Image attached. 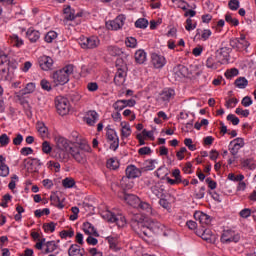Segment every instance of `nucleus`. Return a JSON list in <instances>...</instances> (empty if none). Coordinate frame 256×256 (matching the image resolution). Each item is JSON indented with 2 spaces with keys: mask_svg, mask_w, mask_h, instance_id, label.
<instances>
[{
  "mask_svg": "<svg viewBox=\"0 0 256 256\" xmlns=\"http://www.w3.org/2000/svg\"><path fill=\"white\" fill-rule=\"evenodd\" d=\"M127 77V72L122 68H119L114 77V83L118 87L125 85V78Z\"/></svg>",
  "mask_w": 256,
  "mask_h": 256,
  "instance_id": "aec40b11",
  "label": "nucleus"
},
{
  "mask_svg": "<svg viewBox=\"0 0 256 256\" xmlns=\"http://www.w3.org/2000/svg\"><path fill=\"white\" fill-rule=\"evenodd\" d=\"M157 167V160H146L145 169L146 171H153Z\"/></svg>",
  "mask_w": 256,
  "mask_h": 256,
  "instance_id": "de8ad7c7",
  "label": "nucleus"
},
{
  "mask_svg": "<svg viewBox=\"0 0 256 256\" xmlns=\"http://www.w3.org/2000/svg\"><path fill=\"white\" fill-rule=\"evenodd\" d=\"M79 45L82 47V49H95L99 47V38L95 36H82L79 39Z\"/></svg>",
  "mask_w": 256,
  "mask_h": 256,
  "instance_id": "6e6552de",
  "label": "nucleus"
},
{
  "mask_svg": "<svg viewBox=\"0 0 256 256\" xmlns=\"http://www.w3.org/2000/svg\"><path fill=\"white\" fill-rule=\"evenodd\" d=\"M171 99H175V90L171 88H165L161 93H160V100L164 101L166 103H169Z\"/></svg>",
  "mask_w": 256,
  "mask_h": 256,
  "instance_id": "4be33fe9",
  "label": "nucleus"
},
{
  "mask_svg": "<svg viewBox=\"0 0 256 256\" xmlns=\"http://www.w3.org/2000/svg\"><path fill=\"white\" fill-rule=\"evenodd\" d=\"M225 21L230 25H234V27H237V25H239V20L237 18H233L231 14H226Z\"/></svg>",
  "mask_w": 256,
  "mask_h": 256,
  "instance_id": "8fccbe9b",
  "label": "nucleus"
},
{
  "mask_svg": "<svg viewBox=\"0 0 256 256\" xmlns=\"http://www.w3.org/2000/svg\"><path fill=\"white\" fill-rule=\"evenodd\" d=\"M11 139L9 138V136H7V134H2L0 136V145L1 147H7V144L10 143Z\"/></svg>",
  "mask_w": 256,
  "mask_h": 256,
  "instance_id": "4d7b16f0",
  "label": "nucleus"
},
{
  "mask_svg": "<svg viewBox=\"0 0 256 256\" xmlns=\"http://www.w3.org/2000/svg\"><path fill=\"white\" fill-rule=\"evenodd\" d=\"M134 57H135L136 63H138L139 65H143V63L147 61V53H145L143 50H137L135 52Z\"/></svg>",
  "mask_w": 256,
  "mask_h": 256,
  "instance_id": "72a5a7b5",
  "label": "nucleus"
},
{
  "mask_svg": "<svg viewBox=\"0 0 256 256\" xmlns=\"http://www.w3.org/2000/svg\"><path fill=\"white\" fill-rule=\"evenodd\" d=\"M87 89L91 93H95V91H97L99 89V84H97V82H89L87 84Z\"/></svg>",
  "mask_w": 256,
  "mask_h": 256,
  "instance_id": "e2e57ef3",
  "label": "nucleus"
},
{
  "mask_svg": "<svg viewBox=\"0 0 256 256\" xmlns=\"http://www.w3.org/2000/svg\"><path fill=\"white\" fill-rule=\"evenodd\" d=\"M36 128H37V131H38L41 139H47L49 137V128H47V126H45V123L38 122L36 124Z\"/></svg>",
  "mask_w": 256,
  "mask_h": 256,
  "instance_id": "c756f323",
  "label": "nucleus"
},
{
  "mask_svg": "<svg viewBox=\"0 0 256 256\" xmlns=\"http://www.w3.org/2000/svg\"><path fill=\"white\" fill-rule=\"evenodd\" d=\"M196 235L198 237H201L203 241H207V243H215L217 241V236L211 231V229L206 228V229H198L196 231Z\"/></svg>",
  "mask_w": 256,
  "mask_h": 256,
  "instance_id": "9b49d317",
  "label": "nucleus"
},
{
  "mask_svg": "<svg viewBox=\"0 0 256 256\" xmlns=\"http://www.w3.org/2000/svg\"><path fill=\"white\" fill-rule=\"evenodd\" d=\"M55 105L57 113L62 116L69 115V111H71V103L69 102V99L63 96H58L55 99Z\"/></svg>",
  "mask_w": 256,
  "mask_h": 256,
  "instance_id": "39448f33",
  "label": "nucleus"
},
{
  "mask_svg": "<svg viewBox=\"0 0 256 256\" xmlns=\"http://www.w3.org/2000/svg\"><path fill=\"white\" fill-rule=\"evenodd\" d=\"M101 216L108 221V223H116L117 227H125L127 225V220L122 214L115 215L109 210H105L101 213Z\"/></svg>",
  "mask_w": 256,
  "mask_h": 256,
  "instance_id": "20e7f679",
  "label": "nucleus"
},
{
  "mask_svg": "<svg viewBox=\"0 0 256 256\" xmlns=\"http://www.w3.org/2000/svg\"><path fill=\"white\" fill-rule=\"evenodd\" d=\"M26 35L31 43H37V41H39V38L41 37L39 31L31 28L27 30Z\"/></svg>",
  "mask_w": 256,
  "mask_h": 256,
  "instance_id": "2f4dec72",
  "label": "nucleus"
},
{
  "mask_svg": "<svg viewBox=\"0 0 256 256\" xmlns=\"http://www.w3.org/2000/svg\"><path fill=\"white\" fill-rule=\"evenodd\" d=\"M161 227V223L149 218H140L139 220H134L132 222V228L142 239L151 237V233H159Z\"/></svg>",
  "mask_w": 256,
  "mask_h": 256,
  "instance_id": "f257e3e1",
  "label": "nucleus"
},
{
  "mask_svg": "<svg viewBox=\"0 0 256 256\" xmlns=\"http://www.w3.org/2000/svg\"><path fill=\"white\" fill-rule=\"evenodd\" d=\"M9 175V166L7 164L0 165V177H7Z\"/></svg>",
  "mask_w": 256,
  "mask_h": 256,
  "instance_id": "6e6d98bb",
  "label": "nucleus"
},
{
  "mask_svg": "<svg viewBox=\"0 0 256 256\" xmlns=\"http://www.w3.org/2000/svg\"><path fill=\"white\" fill-rule=\"evenodd\" d=\"M151 59L152 65L155 67V69H162V67H165V64L167 63L165 57L159 54H152Z\"/></svg>",
  "mask_w": 256,
  "mask_h": 256,
  "instance_id": "a211bd4d",
  "label": "nucleus"
},
{
  "mask_svg": "<svg viewBox=\"0 0 256 256\" xmlns=\"http://www.w3.org/2000/svg\"><path fill=\"white\" fill-rule=\"evenodd\" d=\"M69 256H84L85 250L81 249V246L77 244H72L68 249Z\"/></svg>",
  "mask_w": 256,
  "mask_h": 256,
  "instance_id": "bb28decb",
  "label": "nucleus"
},
{
  "mask_svg": "<svg viewBox=\"0 0 256 256\" xmlns=\"http://www.w3.org/2000/svg\"><path fill=\"white\" fill-rule=\"evenodd\" d=\"M239 239L241 236L233 230H224L221 235V243H239Z\"/></svg>",
  "mask_w": 256,
  "mask_h": 256,
  "instance_id": "9d476101",
  "label": "nucleus"
},
{
  "mask_svg": "<svg viewBox=\"0 0 256 256\" xmlns=\"http://www.w3.org/2000/svg\"><path fill=\"white\" fill-rule=\"evenodd\" d=\"M77 17H81V13H75V9L71 8V6L64 7L62 20L64 25H78V23L71 24Z\"/></svg>",
  "mask_w": 256,
  "mask_h": 256,
  "instance_id": "423d86ee",
  "label": "nucleus"
},
{
  "mask_svg": "<svg viewBox=\"0 0 256 256\" xmlns=\"http://www.w3.org/2000/svg\"><path fill=\"white\" fill-rule=\"evenodd\" d=\"M151 191L158 199L165 196V186L159 182L151 187Z\"/></svg>",
  "mask_w": 256,
  "mask_h": 256,
  "instance_id": "a878e982",
  "label": "nucleus"
},
{
  "mask_svg": "<svg viewBox=\"0 0 256 256\" xmlns=\"http://www.w3.org/2000/svg\"><path fill=\"white\" fill-rule=\"evenodd\" d=\"M41 165H43V163L37 158H27L24 160V166L26 167V169H28V171H37L41 167Z\"/></svg>",
  "mask_w": 256,
  "mask_h": 256,
  "instance_id": "dca6fc26",
  "label": "nucleus"
},
{
  "mask_svg": "<svg viewBox=\"0 0 256 256\" xmlns=\"http://www.w3.org/2000/svg\"><path fill=\"white\" fill-rule=\"evenodd\" d=\"M74 137L76 140L72 143L69 153L77 163H85L87 153H91V146L87 140L79 137V134L75 133Z\"/></svg>",
  "mask_w": 256,
  "mask_h": 256,
  "instance_id": "f03ea898",
  "label": "nucleus"
},
{
  "mask_svg": "<svg viewBox=\"0 0 256 256\" xmlns=\"http://www.w3.org/2000/svg\"><path fill=\"white\" fill-rule=\"evenodd\" d=\"M248 83L249 82L245 79V77H240V78L236 79V81H235V85H236V87H238V89H245V87H247Z\"/></svg>",
  "mask_w": 256,
  "mask_h": 256,
  "instance_id": "79ce46f5",
  "label": "nucleus"
},
{
  "mask_svg": "<svg viewBox=\"0 0 256 256\" xmlns=\"http://www.w3.org/2000/svg\"><path fill=\"white\" fill-rule=\"evenodd\" d=\"M240 165L242 169H248L249 171H255L256 169V162L253 158H245L240 160Z\"/></svg>",
  "mask_w": 256,
  "mask_h": 256,
  "instance_id": "393cba45",
  "label": "nucleus"
},
{
  "mask_svg": "<svg viewBox=\"0 0 256 256\" xmlns=\"http://www.w3.org/2000/svg\"><path fill=\"white\" fill-rule=\"evenodd\" d=\"M74 70L75 67L71 64L57 70L52 75L53 83H55V85H65L66 83H69V76L73 75Z\"/></svg>",
  "mask_w": 256,
  "mask_h": 256,
  "instance_id": "7ed1b4c3",
  "label": "nucleus"
},
{
  "mask_svg": "<svg viewBox=\"0 0 256 256\" xmlns=\"http://www.w3.org/2000/svg\"><path fill=\"white\" fill-rule=\"evenodd\" d=\"M196 27H197V24H194L191 18H188L186 20V26H185L186 31H193V29H196Z\"/></svg>",
  "mask_w": 256,
  "mask_h": 256,
  "instance_id": "13d9d810",
  "label": "nucleus"
},
{
  "mask_svg": "<svg viewBox=\"0 0 256 256\" xmlns=\"http://www.w3.org/2000/svg\"><path fill=\"white\" fill-rule=\"evenodd\" d=\"M237 103H239L237 98H230L228 101H226L225 107H227V109H233Z\"/></svg>",
  "mask_w": 256,
  "mask_h": 256,
  "instance_id": "bf43d9fd",
  "label": "nucleus"
},
{
  "mask_svg": "<svg viewBox=\"0 0 256 256\" xmlns=\"http://www.w3.org/2000/svg\"><path fill=\"white\" fill-rule=\"evenodd\" d=\"M51 205L54 207H57L58 209H63L65 207V204H63V201H61V198L59 196L53 194L50 196Z\"/></svg>",
  "mask_w": 256,
  "mask_h": 256,
  "instance_id": "c9c22d12",
  "label": "nucleus"
},
{
  "mask_svg": "<svg viewBox=\"0 0 256 256\" xmlns=\"http://www.w3.org/2000/svg\"><path fill=\"white\" fill-rule=\"evenodd\" d=\"M107 50L109 55H112V57H119L120 55H123V50L117 46H109Z\"/></svg>",
  "mask_w": 256,
  "mask_h": 256,
  "instance_id": "e433bc0d",
  "label": "nucleus"
},
{
  "mask_svg": "<svg viewBox=\"0 0 256 256\" xmlns=\"http://www.w3.org/2000/svg\"><path fill=\"white\" fill-rule=\"evenodd\" d=\"M74 235H75V231H73V229L63 230L60 232L61 239H67V237L71 238Z\"/></svg>",
  "mask_w": 256,
  "mask_h": 256,
  "instance_id": "603ef678",
  "label": "nucleus"
},
{
  "mask_svg": "<svg viewBox=\"0 0 256 256\" xmlns=\"http://www.w3.org/2000/svg\"><path fill=\"white\" fill-rule=\"evenodd\" d=\"M126 47H130V49H135L137 47V39L134 37H128L125 40Z\"/></svg>",
  "mask_w": 256,
  "mask_h": 256,
  "instance_id": "a18cd8bd",
  "label": "nucleus"
},
{
  "mask_svg": "<svg viewBox=\"0 0 256 256\" xmlns=\"http://www.w3.org/2000/svg\"><path fill=\"white\" fill-rule=\"evenodd\" d=\"M56 227H57V224L55 222L43 224V229L45 233H53Z\"/></svg>",
  "mask_w": 256,
  "mask_h": 256,
  "instance_id": "37998d69",
  "label": "nucleus"
},
{
  "mask_svg": "<svg viewBox=\"0 0 256 256\" xmlns=\"http://www.w3.org/2000/svg\"><path fill=\"white\" fill-rule=\"evenodd\" d=\"M137 207L139 209H141L142 211H145V213H147V215H155V211L153 210V207H151V204H149L147 202H143L140 200Z\"/></svg>",
  "mask_w": 256,
  "mask_h": 256,
  "instance_id": "473e14b6",
  "label": "nucleus"
},
{
  "mask_svg": "<svg viewBox=\"0 0 256 256\" xmlns=\"http://www.w3.org/2000/svg\"><path fill=\"white\" fill-rule=\"evenodd\" d=\"M228 179L230 181H236V182H239V181H243V179H245V176L243 174H240V175H235L233 173H230L228 174Z\"/></svg>",
  "mask_w": 256,
  "mask_h": 256,
  "instance_id": "864d4df0",
  "label": "nucleus"
},
{
  "mask_svg": "<svg viewBox=\"0 0 256 256\" xmlns=\"http://www.w3.org/2000/svg\"><path fill=\"white\" fill-rule=\"evenodd\" d=\"M51 210L49 208H44L43 210H36L34 212L35 217H43V215H49Z\"/></svg>",
  "mask_w": 256,
  "mask_h": 256,
  "instance_id": "052dcab7",
  "label": "nucleus"
},
{
  "mask_svg": "<svg viewBox=\"0 0 256 256\" xmlns=\"http://www.w3.org/2000/svg\"><path fill=\"white\" fill-rule=\"evenodd\" d=\"M40 85L44 91H51V83L45 79L41 80Z\"/></svg>",
  "mask_w": 256,
  "mask_h": 256,
  "instance_id": "69168bd1",
  "label": "nucleus"
},
{
  "mask_svg": "<svg viewBox=\"0 0 256 256\" xmlns=\"http://www.w3.org/2000/svg\"><path fill=\"white\" fill-rule=\"evenodd\" d=\"M62 185L65 189H71L75 187V180L73 178H65L62 181Z\"/></svg>",
  "mask_w": 256,
  "mask_h": 256,
  "instance_id": "c03bdc74",
  "label": "nucleus"
},
{
  "mask_svg": "<svg viewBox=\"0 0 256 256\" xmlns=\"http://www.w3.org/2000/svg\"><path fill=\"white\" fill-rule=\"evenodd\" d=\"M106 167L108 169H112L115 171V169H119V160L117 158H110L107 160Z\"/></svg>",
  "mask_w": 256,
  "mask_h": 256,
  "instance_id": "4c0bfd02",
  "label": "nucleus"
},
{
  "mask_svg": "<svg viewBox=\"0 0 256 256\" xmlns=\"http://www.w3.org/2000/svg\"><path fill=\"white\" fill-rule=\"evenodd\" d=\"M54 147L56 149H69L71 151V142L67 138L57 135L54 137Z\"/></svg>",
  "mask_w": 256,
  "mask_h": 256,
  "instance_id": "2eb2a0df",
  "label": "nucleus"
},
{
  "mask_svg": "<svg viewBox=\"0 0 256 256\" xmlns=\"http://www.w3.org/2000/svg\"><path fill=\"white\" fill-rule=\"evenodd\" d=\"M38 63L42 71H51L53 69V58L49 56H41Z\"/></svg>",
  "mask_w": 256,
  "mask_h": 256,
  "instance_id": "f3484780",
  "label": "nucleus"
},
{
  "mask_svg": "<svg viewBox=\"0 0 256 256\" xmlns=\"http://www.w3.org/2000/svg\"><path fill=\"white\" fill-rule=\"evenodd\" d=\"M139 155H151V148L150 147H142L138 150Z\"/></svg>",
  "mask_w": 256,
  "mask_h": 256,
  "instance_id": "338daca9",
  "label": "nucleus"
},
{
  "mask_svg": "<svg viewBox=\"0 0 256 256\" xmlns=\"http://www.w3.org/2000/svg\"><path fill=\"white\" fill-rule=\"evenodd\" d=\"M141 173V169L135 165H129L126 168V177L128 179H137V177H141Z\"/></svg>",
  "mask_w": 256,
  "mask_h": 256,
  "instance_id": "6ab92c4d",
  "label": "nucleus"
},
{
  "mask_svg": "<svg viewBox=\"0 0 256 256\" xmlns=\"http://www.w3.org/2000/svg\"><path fill=\"white\" fill-rule=\"evenodd\" d=\"M85 121L87 125H90V127H93L99 121V114L96 111H88L85 117Z\"/></svg>",
  "mask_w": 256,
  "mask_h": 256,
  "instance_id": "b1692460",
  "label": "nucleus"
},
{
  "mask_svg": "<svg viewBox=\"0 0 256 256\" xmlns=\"http://www.w3.org/2000/svg\"><path fill=\"white\" fill-rule=\"evenodd\" d=\"M228 7L231 11H237V9H239V0H230Z\"/></svg>",
  "mask_w": 256,
  "mask_h": 256,
  "instance_id": "680f3d73",
  "label": "nucleus"
},
{
  "mask_svg": "<svg viewBox=\"0 0 256 256\" xmlns=\"http://www.w3.org/2000/svg\"><path fill=\"white\" fill-rule=\"evenodd\" d=\"M106 139L108 143H110V149L112 151H117V149H119V136H117V131L107 128Z\"/></svg>",
  "mask_w": 256,
  "mask_h": 256,
  "instance_id": "1a4fd4ad",
  "label": "nucleus"
},
{
  "mask_svg": "<svg viewBox=\"0 0 256 256\" xmlns=\"http://www.w3.org/2000/svg\"><path fill=\"white\" fill-rule=\"evenodd\" d=\"M10 43L14 47H22L23 39H21L19 36L15 35V34H13L12 36H10Z\"/></svg>",
  "mask_w": 256,
  "mask_h": 256,
  "instance_id": "58836bf2",
  "label": "nucleus"
},
{
  "mask_svg": "<svg viewBox=\"0 0 256 256\" xmlns=\"http://www.w3.org/2000/svg\"><path fill=\"white\" fill-rule=\"evenodd\" d=\"M251 213H253L251 209L245 208L239 212V215L242 217V219H248V217H251Z\"/></svg>",
  "mask_w": 256,
  "mask_h": 256,
  "instance_id": "5fc2aeb1",
  "label": "nucleus"
},
{
  "mask_svg": "<svg viewBox=\"0 0 256 256\" xmlns=\"http://www.w3.org/2000/svg\"><path fill=\"white\" fill-rule=\"evenodd\" d=\"M83 231L86 235H94V237H99V232L95 229V226L89 222L83 224Z\"/></svg>",
  "mask_w": 256,
  "mask_h": 256,
  "instance_id": "7c9ffc66",
  "label": "nucleus"
},
{
  "mask_svg": "<svg viewBox=\"0 0 256 256\" xmlns=\"http://www.w3.org/2000/svg\"><path fill=\"white\" fill-rule=\"evenodd\" d=\"M124 201L131 207H139L141 199L134 194H124Z\"/></svg>",
  "mask_w": 256,
  "mask_h": 256,
  "instance_id": "5701e85b",
  "label": "nucleus"
},
{
  "mask_svg": "<svg viewBox=\"0 0 256 256\" xmlns=\"http://www.w3.org/2000/svg\"><path fill=\"white\" fill-rule=\"evenodd\" d=\"M196 221H199L200 225H210L211 217L203 212H198L194 215Z\"/></svg>",
  "mask_w": 256,
  "mask_h": 256,
  "instance_id": "c85d7f7f",
  "label": "nucleus"
},
{
  "mask_svg": "<svg viewBox=\"0 0 256 256\" xmlns=\"http://www.w3.org/2000/svg\"><path fill=\"white\" fill-rule=\"evenodd\" d=\"M148 26L149 21H147V19L145 18H140L135 22V27H137L138 29H147Z\"/></svg>",
  "mask_w": 256,
  "mask_h": 256,
  "instance_id": "a19ab883",
  "label": "nucleus"
},
{
  "mask_svg": "<svg viewBox=\"0 0 256 256\" xmlns=\"http://www.w3.org/2000/svg\"><path fill=\"white\" fill-rule=\"evenodd\" d=\"M125 25V16L119 15L114 20L106 22V28L110 31H119Z\"/></svg>",
  "mask_w": 256,
  "mask_h": 256,
  "instance_id": "f8f14e48",
  "label": "nucleus"
},
{
  "mask_svg": "<svg viewBox=\"0 0 256 256\" xmlns=\"http://www.w3.org/2000/svg\"><path fill=\"white\" fill-rule=\"evenodd\" d=\"M175 79H183L187 77L189 70L183 65L175 66L173 69Z\"/></svg>",
  "mask_w": 256,
  "mask_h": 256,
  "instance_id": "412c9836",
  "label": "nucleus"
},
{
  "mask_svg": "<svg viewBox=\"0 0 256 256\" xmlns=\"http://www.w3.org/2000/svg\"><path fill=\"white\" fill-rule=\"evenodd\" d=\"M69 155V149L67 148H54L52 152V157L57 161H69Z\"/></svg>",
  "mask_w": 256,
  "mask_h": 256,
  "instance_id": "4468645a",
  "label": "nucleus"
},
{
  "mask_svg": "<svg viewBox=\"0 0 256 256\" xmlns=\"http://www.w3.org/2000/svg\"><path fill=\"white\" fill-rule=\"evenodd\" d=\"M113 107L116 111H123L125 109V105L123 104V100H117L114 104Z\"/></svg>",
  "mask_w": 256,
  "mask_h": 256,
  "instance_id": "0e129e2a",
  "label": "nucleus"
},
{
  "mask_svg": "<svg viewBox=\"0 0 256 256\" xmlns=\"http://www.w3.org/2000/svg\"><path fill=\"white\" fill-rule=\"evenodd\" d=\"M249 45V41H247L245 34H241L239 38L230 40V47L236 49L237 51H245Z\"/></svg>",
  "mask_w": 256,
  "mask_h": 256,
  "instance_id": "0eeeda50",
  "label": "nucleus"
},
{
  "mask_svg": "<svg viewBox=\"0 0 256 256\" xmlns=\"http://www.w3.org/2000/svg\"><path fill=\"white\" fill-rule=\"evenodd\" d=\"M106 241H108L109 248L112 249V251H119V240L117 237L108 236Z\"/></svg>",
  "mask_w": 256,
  "mask_h": 256,
  "instance_id": "f704fd0d",
  "label": "nucleus"
},
{
  "mask_svg": "<svg viewBox=\"0 0 256 256\" xmlns=\"http://www.w3.org/2000/svg\"><path fill=\"white\" fill-rule=\"evenodd\" d=\"M206 67H208V69H217L218 63L215 61L213 57H209L206 60Z\"/></svg>",
  "mask_w": 256,
  "mask_h": 256,
  "instance_id": "3c124183",
  "label": "nucleus"
},
{
  "mask_svg": "<svg viewBox=\"0 0 256 256\" xmlns=\"http://www.w3.org/2000/svg\"><path fill=\"white\" fill-rule=\"evenodd\" d=\"M245 147V139L243 138H236L232 140L229 144V151L233 157H235L241 149Z\"/></svg>",
  "mask_w": 256,
  "mask_h": 256,
  "instance_id": "ddd939ff",
  "label": "nucleus"
},
{
  "mask_svg": "<svg viewBox=\"0 0 256 256\" xmlns=\"http://www.w3.org/2000/svg\"><path fill=\"white\" fill-rule=\"evenodd\" d=\"M238 75H239V70L237 68H232L225 72V77L227 79H233V77H237Z\"/></svg>",
  "mask_w": 256,
  "mask_h": 256,
  "instance_id": "49530a36",
  "label": "nucleus"
},
{
  "mask_svg": "<svg viewBox=\"0 0 256 256\" xmlns=\"http://www.w3.org/2000/svg\"><path fill=\"white\" fill-rule=\"evenodd\" d=\"M227 121H231L232 125H237L239 123V118H237V116H235V114H229L227 116Z\"/></svg>",
  "mask_w": 256,
  "mask_h": 256,
  "instance_id": "774afa93",
  "label": "nucleus"
},
{
  "mask_svg": "<svg viewBox=\"0 0 256 256\" xmlns=\"http://www.w3.org/2000/svg\"><path fill=\"white\" fill-rule=\"evenodd\" d=\"M57 37V32L55 31H50L45 35V41L46 43H53L55 41V38Z\"/></svg>",
  "mask_w": 256,
  "mask_h": 256,
  "instance_id": "09e8293b",
  "label": "nucleus"
},
{
  "mask_svg": "<svg viewBox=\"0 0 256 256\" xmlns=\"http://www.w3.org/2000/svg\"><path fill=\"white\" fill-rule=\"evenodd\" d=\"M53 152V146H51V142L44 141L42 143V153H45V155H50Z\"/></svg>",
  "mask_w": 256,
  "mask_h": 256,
  "instance_id": "ea45409f",
  "label": "nucleus"
},
{
  "mask_svg": "<svg viewBox=\"0 0 256 256\" xmlns=\"http://www.w3.org/2000/svg\"><path fill=\"white\" fill-rule=\"evenodd\" d=\"M120 127H121V137L122 139H127L128 137H131V125H129L128 122L124 121L120 123Z\"/></svg>",
  "mask_w": 256,
  "mask_h": 256,
  "instance_id": "cd10ccee",
  "label": "nucleus"
}]
</instances>
